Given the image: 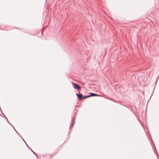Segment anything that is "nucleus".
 I'll return each instance as SVG.
<instances>
[{
  "instance_id": "6",
  "label": "nucleus",
  "mask_w": 159,
  "mask_h": 159,
  "mask_svg": "<svg viewBox=\"0 0 159 159\" xmlns=\"http://www.w3.org/2000/svg\"><path fill=\"white\" fill-rule=\"evenodd\" d=\"M90 97L91 96H90V94L89 95H88L87 96H86L87 98H88Z\"/></svg>"
},
{
  "instance_id": "13",
  "label": "nucleus",
  "mask_w": 159,
  "mask_h": 159,
  "mask_svg": "<svg viewBox=\"0 0 159 159\" xmlns=\"http://www.w3.org/2000/svg\"><path fill=\"white\" fill-rule=\"evenodd\" d=\"M113 101H114V102H117V101H114V100H113Z\"/></svg>"
},
{
  "instance_id": "12",
  "label": "nucleus",
  "mask_w": 159,
  "mask_h": 159,
  "mask_svg": "<svg viewBox=\"0 0 159 159\" xmlns=\"http://www.w3.org/2000/svg\"><path fill=\"white\" fill-rule=\"evenodd\" d=\"M7 122H8V123L9 124H10V125L11 124V123H10L9 122V121H8Z\"/></svg>"
},
{
  "instance_id": "8",
  "label": "nucleus",
  "mask_w": 159,
  "mask_h": 159,
  "mask_svg": "<svg viewBox=\"0 0 159 159\" xmlns=\"http://www.w3.org/2000/svg\"><path fill=\"white\" fill-rule=\"evenodd\" d=\"M87 98L86 96H84V97L83 96L84 99L85 98Z\"/></svg>"
},
{
  "instance_id": "2",
  "label": "nucleus",
  "mask_w": 159,
  "mask_h": 159,
  "mask_svg": "<svg viewBox=\"0 0 159 159\" xmlns=\"http://www.w3.org/2000/svg\"><path fill=\"white\" fill-rule=\"evenodd\" d=\"M76 95L78 98L80 99V100H83L84 99L83 98V95L81 93H77Z\"/></svg>"
},
{
  "instance_id": "9",
  "label": "nucleus",
  "mask_w": 159,
  "mask_h": 159,
  "mask_svg": "<svg viewBox=\"0 0 159 159\" xmlns=\"http://www.w3.org/2000/svg\"><path fill=\"white\" fill-rule=\"evenodd\" d=\"M11 126L13 128V129H14L15 130V128H14V126L11 125Z\"/></svg>"
},
{
  "instance_id": "14",
  "label": "nucleus",
  "mask_w": 159,
  "mask_h": 159,
  "mask_svg": "<svg viewBox=\"0 0 159 159\" xmlns=\"http://www.w3.org/2000/svg\"><path fill=\"white\" fill-rule=\"evenodd\" d=\"M6 120H7V122H8V119H6Z\"/></svg>"
},
{
  "instance_id": "4",
  "label": "nucleus",
  "mask_w": 159,
  "mask_h": 159,
  "mask_svg": "<svg viewBox=\"0 0 159 159\" xmlns=\"http://www.w3.org/2000/svg\"><path fill=\"white\" fill-rule=\"evenodd\" d=\"M31 151L35 155H36V156H37V154L34 152L33 150H32V149H31Z\"/></svg>"
},
{
  "instance_id": "10",
  "label": "nucleus",
  "mask_w": 159,
  "mask_h": 159,
  "mask_svg": "<svg viewBox=\"0 0 159 159\" xmlns=\"http://www.w3.org/2000/svg\"><path fill=\"white\" fill-rule=\"evenodd\" d=\"M109 99L110 100L112 101H113V100L111 98H109Z\"/></svg>"
},
{
  "instance_id": "1",
  "label": "nucleus",
  "mask_w": 159,
  "mask_h": 159,
  "mask_svg": "<svg viewBox=\"0 0 159 159\" xmlns=\"http://www.w3.org/2000/svg\"><path fill=\"white\" fill-rule=\"evenodd\" d=\"M72 84L74 88L75 89L79 90L81 88L80 87L79 85L76 83H72Z\"/></svg>"
},
{
  "instance_id": "15",
  "label": "nucleus",
  "mask_w": 159,
  "mask_h": 159,
  "mask_svg": "<svg viewBox=\"0 0 159 159\" xmlns=\"http://www.w3.org/2000/svg\"><path fill=\"white\" fill-rule=\"evenodd\" d=\"M5 118L6 119H7V118L6 117V116H5Z\"/></svg>"
},
{
  "instance_id": "16",
  "label": "nucleus",
  "mask_w": 159,
  "mask_h": 159,
  "mask_svg": "<svg viewBox=\"0 0 159 159\" xmlns=\"http://www.w3.org/2000/svg\"><path fill=\"white\" fill-rule=\"evenodd\" d=\"M30 149L31 151V149H30H30Z\"/></svg>"
},
{
  "instance_id": "3",
  "label": "nucleus",
  "mask_w": 159,
  "mask_h": 159,
  "mask_svg": "<svg viewBox=\"0 0 159 159\" xmlns=\"http://www.w3.org/2000/svg\"><path fill=\"white\" fill-rule=\"evenodd\" d=\"M90 96L91 97H94V96H100L97 94L96 93H91L90 94Z\"/></svg>"
},
{
  "instance_id": "5",
  "label": "nucleus",
  "mask_w": 159,
  "mask_h": 159,
  "mask_svg": "<svg viewBox=\"0 0 159 159\" xmlns=\"http://www.w3.org/2000/svg\"><path fill=\"white\" fill-rule=\"evenodd\" d=\"M25 143L26 145L28 147V148L29 149H30V148L29 147V146H28V145L26 143V142H25Z\"/></svg>"
},
{
  "instance_id": "7",
  "label": "nucleus",
  "mask_w": 159,
  "mask_h": 159,
  "mask_svg": "<svg viewBox=\"0 0 159 159\" xmlns=\"http://www.w3.org/2000/svg\"><path fill=\"white\" fill-rule=\"evenodd\" d=\"M15 131H16V133L18 135H19V133H18V132L15 129Z\"/></svg>"
},
{
  "instance_id": "11",
  "label": "nucleus",
  "mask_w": 159,
  "mask_h": 159,
  "mask_svg": "<svg viewBox=\"0 0 159 159\" xmlns=\"http://www.w3.org/2000/svg\"><path fill=\"white\" fill-rule=\"evenodd\" d=\"M22 139H23V141H24V142H25H25H25V141L24 140V139H23V138L22 137Z\"/></svg>"
}]
</instances>
